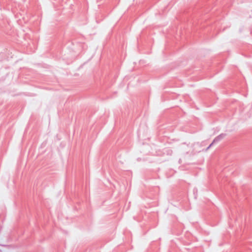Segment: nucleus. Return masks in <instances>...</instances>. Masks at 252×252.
Instances as JSON below:
<instances>
[{"mask_svg":"<svg viewBox=\"0 0 252 252\" xmlns=\"http://www.w3.org/2000/svg\"><path fill=\"white\" fill-rule=\"evenodd\" d=\"M220 137H221V136H220H220H219V137H217V138L214 140V141H215V140H217L218 139H219L220 138Z\"/></svg>","mask_w":252,"mask_h":252,"instance_id":"f257e3e1","label":"nucleus"}]
</instances>
